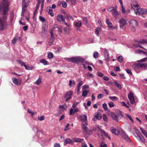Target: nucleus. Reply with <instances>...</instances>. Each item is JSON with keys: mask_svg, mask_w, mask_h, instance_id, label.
Returning a JSON list of instances; mask_svg holds the SVG:
<instances>
[{"mask_svg": "<svg viewBox=\"0 0 147 147\" xmlns=\"http://www.w3.org/2000/svg\"><path fill=\"white\" fill-rule=\"evenodd\" d=\"M3 3L0 5V13L1 11H3V13L5 15L6 14L9 10L8 6L9 3L6 0H2Z\"/></svg>", "mask_w": 147, "mask_h": 147, "instance_id": "nucleus-1", "label": "nucleus"}, {"mask_svg": "<svg viewBox=\"0 0 147 147\" xmlns=\"http://www.w3.org/2000/svg\"><path fill=\"white\" fill-rule=\"evenodd\" d=\"M7 17L3 16L2 18L0 17V30H3L6 28L7 25Z\"/></svg>", "mask_w": 147, "mask_h": 147, "instance_id": "nucleus-2", "label": "nucleus"}, {"mask_svg": "<svg viewBox=\"0 0 147 147\" xmlns=\"http://www.w3.org/2000/svg\"><path fill=\"white\" fill-rule=\"evenodd\" d=\"M79 118L81 121L85 122L82 123V129H88L87 127V123L86 122L87 121V117L86 115H81L79 117Z\"/></svg>", "mask_w": 147, "mask_h": 147, "instance_id": "nucleus-3", "label": "nucleus"}, {"mask_svg": "<svg viewBox=\"0 0 147 147\" xmlns=\"http://www.w3.org/2000/svg\"><path fill=\"white\" fill-rule=\"evenodd\" d=\"M146 43L147 44V40L146 39H142L140 40L136 41L135 42V46L137 47H139L142 49H144L146 51H147V49H145L143 47L141 46L140 44Z\"/></svg>", "mask_w": 147, "mask_h": 147, "instance_id": "nucleus-4", "label": "nucleus"}, {"mask_svg": "<svg viewBox=\"0 0 147 147\" xmlns=\"http://www.w3.org/2000/svg\"><path fill=\"white\" fill-rule=\"evenodd\" d=\"M134 10L135 13L137 15H141L142 16V14L146 13V10L142 8L136 9Z\"/></svg>", "mask_w": 147, "mask_h": 147, "instance_id": "nucleus-5", "label": "nucleus"}, {"mask_svg": "<svg viewBox=\"0 0 147 147\" xmlns=\"http://www.w3.org/2000/svg\"><path fill=\"white\" fill-rule=\"evenodd\" d=\"M119 23L120 27L122 29H125V25L127 24L125 20L123 18L120 20Z\"/></svg>", "mask_w": 147, "mask_h": 147, "instance_id": "nucleus-6", "label": "nucleus"}, {"mask_svg": "<svg viewBox=\"0 0 147 147\" xmlns=\"http://www.w3.org/2000/svg\"><path fill=\"white\" fill-rule=\"evenodd\" d=\"M73 94V92L72 91H69L66 93L64 96V98H66V101H67L71 99Z\"/></svg>", "mask_w": 147, "mask_h": 147, "instance_id": "nucleus-7", "label": "nucleus"}, {"mask_svg": "<svg viewBox=\"0 0 147 147\" xmlns=\"http://www.w3.org/2000/svg\"><path fill=\"white\" fill-rule=\"evenodd\" d=\"M129 99L130 100L131 103L133 104H134L135 102L134 100V96L133 93L131 91H130L129 94L128 95Z\"/></svg>", "mask_w": 147, "mask_h": 147, "instance_id": "nucleus-8", "label": "nucleus"}, {"mask_svg": "<svg viewBox=\"0 0 147 147\" xmlns=\"http://www.w3.org/2000/svg\"><path fill=\"white\" fill-rule=\"evenodd\" d=\"M121 135L122 138L124 139L125 141H128L129 140L128 136L126 134L125 132L123 130H121Z\"/></svg>", "mask_w": 147, "mask_h": 147, "instance_id": "nucleus-9", "label": "nucleus"}, {"mask_svg": "<svg viewBox=\"0 0 147 147\" xmlns=\"http://www.w3.org/2000/svg\"><path fill=\"white\" fill-rule=\"evenodd\" d=\"M122 129H111V131L112 133L115 135H118L119 134H121Z\"/></svg>", "mask_w": 147, "mask_h": 147, "instance_id": "nucleus-10", "label": "nucleus"}, {"mask_svg": "<svg viewBox=\"0 0 147 147\" xmlns=\"http://www.w3.org/2000/svg\"><path fill=\"white\" fill-rule=\"evenodd\" d=\"M135 132L140 140L142 142L144 141V138L140 134V131L138 129H135Z\"/></svg>", "mask_w": 147, "mask_h": 147, "instance_id": "nucleus-11", "label": "nucleus"}, {"mask_svg": "<svg viewBox=\"0 0 147 147\" xmlns=\"http://www.w3.org/2000/svg\"><path fill=\"white\" fill-rule=\"evenodd\" d=\"M102 118V116L98 112L96 113L94 117L92 119V120L95 121L96 119H97L98 120H100Z\"/></svg>", "mask_w": 147, "mask_h": 147, "instance_id": "nucleus-12", "label": "nucleus"}, {"mask_svg": "<svg viewBox=\"0 0 147 147\" xmlns=\"http://www.w3.org/2000/svg\"><path fill=\"white\" fill-rule=\"evenodd\" d=\"M98 129L99 130V131L101 133V134L102 136H104L108 138L109 140H111V139L110 137L107 134V133L105 131L103 130H101V129Z\"/></svg>", "mask_w": 147, "mask_h": 147, "instance_id": "nucleus-13", "label": "nucleus"}, {"mask_svg": "<svg viewBox=\"0 0 147 147\" xmlns=\"http://www.w3.org/2000/svg\"><path fill=\"white\" fill-rule=\"evenodd\" d=\"M98 129L99 130V131L101 133V134L102 136H104L108 138L109 140H111V139L110 137L107 134V133L105 131L103 130H101V129Z\"/></svg>", "mask_w": 147, "mask_h": 147, "instance_id": "nucleus-14", "label": "nucleus"}, {"mask_svg": "<svg viewBox=\"0 0 147 147\" xmlns=\"http://www.w3.org/2000/svg\"><path fill=\"white\" fill-rule=\"evenodd\" d=\"M130 25L133 27H135L138 26V23L135 20L132 19L129 22Z\"/></svg>", "mask_w": 147, "mask_h": 147, "instance_id": "nucleus-15", "label": "nucleus"}, {"mask_svg": "<svg viewBox=\"0 0 147 147\" xmlns=\"http://www.w3.org/2000/svg\"><path fill=\"white\" fill-rule=\"evenodd\" d=\"M57 20L59 22L63 21L65 20V18L63 15L58 14L57 16Z\"/></svg>", "mask_w": 147, "mask_h": 147, "instance_id": "nucleus-16", "label": "nucleus"}, {"mask_svg": "<svg viewBox=\"0 0 147 147\" xmlns=\"http://www.w3.org/2000/svg\"><path fill=\"white\" fill-rule=\"evenodd\" d=\"M73 143V141L70 138H66L65 140L64 144L66 145L67 144H72Z\"/></svg>", "mask_w": 147, "mask_h": 147, "instance_id": "nucleus-17", "label": "nucleus"}, {"mask_svg": "<svg viewBox=\"0 0 147 147\" xmlns=\"http://www.w3.org/2000/svg\"><path fill=\"white\" fill-rule=\"evenodd\" d=\"M133 67H134V69L136 71L138 70L141 69L140 63L134 64L133 65Z\"/></svg>", "mask_w": 147, "mask_h": 147, "instance_id": "nucleus-18", "label": "nucleus"}, {"mask_svg": "<svg viewBox=\"0 0 147 147\" xmlns=\"http://www.w3.org/2000/svg\"><path fill=\"white\" fill-rule=\"evenodd\" d=\"M92 129H84L83 132L85 135H91L93 132Z\"/></svg>", "mask_w": 147, "mask_h": 147, "instance_id": "nucleus-19", "label": "nucleus"}, {"mask_svg": "<svg viewBox=\"0 0 147 147\" xmlns=\"http://www.w3.org/2000/svg\"><path fill=\"white\" fill-rule=\"evenodd\" d=\"M116 7L115 6V9L112 12V15L115 18H117L119 15V13L117 10Z\"/></svg>", "mask_w": 147, "mask_h": 147, "instance_id": "nucleus-20", "label": "nucleus"}, {"mask_svg": "<svg viewBox=\"0 0 147 147\" xmlns=\"http://www.w3.org/2000/svg\"><path fill=\"white\" fill-rule=\"evenodd\" d=\"M40 3H41L40 0H38V3L36 5V7L35 9V10L34 12V15H33L34 16L35 15V14H36V13L37 12V10L39 7L40 5Z\"/></svg>", "mask_w": 147, "mask_h": 147, "instance_id": "nucleus-21", "label": "nucleus"}, {"mask_svg": "<svg viewBox=\"0 0 147 147\" xmlns=\"http://www.w3.org/2000/svg\"><path fill=\"white\" fill-rule=\"evenodd\" d=\"M12 80L13 82L17 85H20L21 84V82L20 81H19L18 80L15 78H12Z\"/></svg>", "mask_w": 147, "mask_h": 147, "instance_id": "nucleus-22", "label": "nucleus"}, {"mask_svg": "<svg viewBox=\"0 0 147 147\" xmlns=\"http://www.w3.org/2000/svg\"><path fill=\"white\" fill-rule=\"evenodd\" d=\"M121 11L122 12L125 14H127L129 13L130 11L129 9H125L123 7L121 8Z\"/></svg>", "mask_w": 147, "mask_h": 147, "instance_id": "nucleus-23", "label": "nucleus"}, {"mask_svg": "<svg viewBox=\"0 0 147 147\" xmlns=\"http://www.w3.org/2000/svg\"><path fill=\"white\" fill-rule=\"evenodd\" d=\"M73 142H81L83 141L84 139L80 138H73Z\"/></svg>", "mask_w": 147, "mask_h": 147, "instance_id": "nucleus-24", "label": "nucleus"}, {"mask_svg": "<svg viewBox=\"0 0 147 147\" xmlns=\"http://www.w3.org/2000/svg\"><path fill=\"white\" fill-rule=\"evenodd\" d=\"M47 11L51 16H53V10L50 7H47Z\"/></svg>", "mask_w": 147, "mask_h": 147, "instance_id": "nucleus-25", "label": "nucleus"}, {"mask_svg": "<svg viewBox=\"0 0 147 147\" xmlns=\"http://www.w3.org/2000/svg\"><path fill=\"white\" fill-rule=\"evenodd\" d=\"M111 114L112 118L115 121H118V117L117 115L113 112L111 113Z\"/></svg>", "mask_w": 147, "mask_h": 147, "instance_id": "nucleus-26", "label": "nucleus"}, {"mask_svg": "<svg viewBox=\"0 0 147 147\" xmlns=\"http://www.w3.org/2000/svg\"><path fill=\"white\" fill-rule=\"evenodd\" d=\"M113 82L114 83V84L118 88L120 89H121L122 88L121 87L120 84L119 83V82H117L115 80H113Z\"/></svg>", "mask_w": 147, "mask_h": 147, "instance_id": "nucleus-27", "label": "nucleus"}, {"mask_svg": "<svg viewBox=\"0 0 147 147\" xmlns=\"http://www.w3.org/2000/svg\"><path fill=\"white\" fill-rule=\"evenodd\" d=\"M78 57H71V62L72 63H78Z\"/></svg>", "mask_w": 147, "mask_h": 147, "instance_id": "nucleus-28", "label": "nucleus"}, {"mask_svg": "<svg viewBox=\"0 0 147 147\" xmlns=\"http://www.w3.org/2000/svg\"><path fill=\"white\" fill-rule=\"evenodd\" d=\"M141 69H145L147 68V64L144 63H140Z\"/></svg>", "mask_w": 147, "mask_h": 147, "instance_id": "nucleus-29", "label": "nucleus"}, {"mask_svg": "<svg viewBox=\"0 0 147 147\" xmlns=\"http://www.w3.org/2000/svg\"><path fill=\"white\" fill-rule=\"evenodd\" d=\"M53 29H57L56 30L58 32L61 33L62 32V27L61 26H58L57 27H55L53 28Z\"/></svg>", "mask_w": 147, "mask_h": 147, "instance_id": "nucleus-30", "label": "nucleus"}, {"mask_svg": "<svg viewBox=\"0 0 147 147\" xmlns=\"http://www.w3.org/2000/svg\"><path fill=\"white\" fill-rule=\"evenodd\" d=\"M41 83V78L40 77H39L37 80L34 83L37 85H38Z\"/></svg>", "mask_w": 147, "mask_h": 147, "instance_id": "nucleus-31", "label": "nucleus"}, {"mask_svg": "<svg viewBox=\"0 0 147 147\" xmlns=\"http://www.w3.org/2000/svg\"><path fill=\"white\" fill-rule=\"evenodd\" d=\"M108 26L109 28H110L111 29H117V27L116 26H112V23H111L110 24L108 25Z\"/></svg>", "mask_w": 147, "mask_h": 147, "instance_id": "nucleus-32", "label": "nucleus"}, {"mask_svg": "<svg viewBox=\"0 0 147 147\" xmlns=\"http://www.w3.org/2000/svg\"><path fill=\"white\" fill-rule=\"evenodd\" d=\"M26 70H31L34 69L33 67L32 66H27L26 65H25L24 66Z\"/></svg>", "mask_w": 147, "mask_h": 147, "instance_id": "nucleus-33", "label": "nucleus"}, {"mask_svg": "<svg viewBox=\"0 0 147 147\" xmlns=\"http://www.w3.org/2000/svg\"><path fill=\"white\" fill-rule=\"evenodd\" d=\"M75 26L77 27H80L81 26V22L80 21H79L77 22H74Z\"/></svg>", "mask_w": 147, "mask_h": 147, "instance_id": "nucleus-34", "label": "nucleus"}, {"mask_svg": "<svg viewBox=\"0 0 147 147\" xmlns=\"http://www.w3.org/2000/svg\"><path fill=\"white\" fill-rule=\"evenodd\" d=\"M101 30V28L100 27H98L96 28L95 30V33L98 36L99 35V32Z\"/></svg>", "mask_w": 147, "mask_h": 147, "instance_id": "nucleus-35", "label": "nucleus"}, {"mask_svg": "<svg viewBox=\"0 0 147 147\" xmlns=\"http://www.w3.org/2000/svg\"><path fill=\"white\" fill-rule=\"evenodd\" d=\"M109 98L113 101H117L118 100V98L115 96H110Z\"/></svg>", "mask_w": 147, "mask_h": 147, "instance_id": "nucleus-36", "label": "nucleus"}, {"mask_svg": "<svg viewBox=\"0 0 147 147\" xmlns=\"http://www.w3.org/2000/svg\"><path fill=\"white\" fill-rule=\"evenodd\" d=\"M131 8L133 7V6L135 8H136L138 7L139 6L138 3L136 1H134L133 2V3L131 4Z\"/></svg>", "mask_w": 147, "mask_h": 147, "instance_id": "nucleus-37", "label": "nucleus"}, {"mask_svg": "<svg viewBox=\"0 0 147 147\" xmlns=\"http://www.w3.org/2000/svg\"><path fill=\"white\" fill-rule=\"evenodd\" d=\"M20 38L21 37L18 36H16L12 40V43L13 44H15L16 42V41L18 39H20Z\"/></svg>", "mask_w": 147, "mask_h": 147, "instance_id": "nucleus-38", "label": "nucleus"}, {"mask_svg": "<svg viewBox=\"0 0 147 147\" xmlns=\"http://www.w3.org/2000/svg\"><path fill=\"white\" fill-rule=\"evenodd\" d=\"M78 62H80L82 63H84L85 62V59L82 58L80 57H78Z\"/></svg>", "mask_w": 147, "mask_h": 147, "instance_id": "nucleus-39", "label": "nucleus"}, {"mask_svg": "<svg viewBox=\"0 0 147 147\" xmlns=\"http://www.w3.org/2000/svg\"><path fill=\"white\" fill-rule=\"evenodd\" d=\"M40 63H43L44 65H46L48 64L47 61L44 59H42L40 61Z\"/></svg>", "mask_w": 147, "mask_h": 147, "instance_id": "nucleus-40", "label": "nucleus"}, {"mask_svg": "<svg viewBox=\"0 0 147 147\" xmlns=\"http://www.w3.org/2000/svg\"><path fill=\"white\" fill-rule=\"evenodd\" d=\"M125 117H127L132 122V123L134 122V120L133 119H132L131 116L129 114H126Z\"/></svg>", "mask_w": 147, "mask_h": 147, "instance_id": "nucleus-41", "label": "nucleus"}, {"mask_svg": "<svg viewBox=\"0 0 147 147\" xmlns=\"http://www.w3.org/2000/svg\"><path fill=\"white\" fill-rule=\"evenodd\" d=\"M26 11V9H25V8L23 7H22V11L21 13V16H22V18L21 19H23V16L24 15V13L25 12V11Z\"/></svg>", "mask_w": 147, "mask_h": 147, "instance_id": "nucleus-42", "label": "nucleus"}, {"mask_svg": "<svg viewBox=\"0 0 147 147\" xmlns=\"http://www.w3.org/2000/svg\"><path fill=\"white\" fill-rule=\"evenodd\" d=\"M65 18L68 20L72 19L73 20H74V19L72 17L69 15L66 14Z\"/></svg>", "mask_w": 147, "mask_h": 147, "instance_id": "nucleus-43", "label": "nucleus"}, {"mask_svg": "<svg viewBox=\"0 0 147 147\" xmlns=\"http://www.w3.org/2000/svg\"><path fill=\"white\" fill-rule=\"evenodd\" d=\"M88 91L87 90H85L84 91H83L82 92V95L83 97H85L88 94Z\"/></svg>", "mask_w": 147, "mask_h": 147, "instance_id": "nucleus-44", "label": "nucleus"}, {"mask_svg": "<svg viewBox=\"0 0 147 147\" xmlns=\"http://www.w3.org/2000/svg\"><path fill=\"white\" fill-rule=\"evenodd\" d=\"M117 117L121 118L123 117L122 113L120 111H119L117 112Z\"/></svg>", "mask_w": 147, "mask_h": 147, "instance_id": "nucleus-45", "label": "nucleus"}, {"mask_svg": "<svg viewBox=\"0 0 147 147\" xmlns=\"http://www.w3.org/2000/svg\"><path fill=\"white\" fill-rule=\"evenodd\" d=\"M14 18V13L13 11H11L10 14V20L12 22Z\"/></svg>", "mask_w": 147, "mask_h": 147, "instance_id": "nucleus-46", "label": "nucleus"}, {"mask_svg": "<svg viewBox=\"0 0 147 147\" xmlns=\"http://www.w3.org/2000/svg\"><path fill=\"white\" fill-rule=\"evenodd\" d=\"M123 59V58L122 56H120L118 58L117 60L119 62H122Z\"/></svg>", "mask_w": 147, "mask_h": 147, "instance_id": "nucleus-47", "label": "nucleus"}, {"mask_svg": "<svg viewBox=\"0 0 147 147\" xmlns=\"http://www.w3.org/2000/svg\"><path fill=\"white\" fill-rule=\"evenodd\" d=\"M48 57L49 59H52L53 57V54L51 52H50L48 55Z\"/></svg>", "mask_w": 147, "mask_h": 147, "instance_id": "nucleus-48", "label": "nucleus"}, {"mask_svg": "<svg viewBox=\"0 0 147 147\" xmlns=\"http://www.w3.org/2000/svg\"><path fill=\"white\" fill-rule=\"evenodd\" d=\"M28 5L25 2L24 0H22V7H27Z\"/></svg>", "mask_w": 147, "mask_h": 147, "instance_id": "nucleus-49", "label": "nucleus"}, {"mask_svg": "<svg viewBox=\"0 0 147 147\" xmlns=\"http://www.w3.org/2000/svg\"><path fill=\"white\" fill-rule=\"evenodd\" d=\"M115 9V8L113 7H110L108 8L107 10L109 11H113Z\"/></svg>", "mask_w": 147, "mask_h": 147, "instance_id": "nucleus-50", "label": "nucleus"}, {"mask_svg": "<svg viewBox=\"0 0 147 147\" xmlns=\"http://www.w3.org/2000/svg\"><path fill=\"white\" fill-rule=\"evenodd\" d=\"M142 51L140 49L135 50V53L137 54H142Z\"/></svg>", "mask_w": 147, "mask_h": 147, "instance_id": "nucleus-51", "label": "nucleus"}, {"mask_svg": "<svg viewBox=\"0 0 147 147\" xmlns=\"http://www.w3.org/2000/svg\"><path fill=\"white\" fill-rule=\"evenodd\" d=\"M61 3L63 7L66 8L67 7V4L65 1H62Z\"/></svg>", "mask_w": 147, "mask_h": 147, "instance_id": "nucleus-52", "label": "nucleus"}, {"mask_svg": "<svg viewBox=\"0 0 147 147\" xmlns=\"http://www.w3.org/2000/svg\"><path fill=\"white\" fill-rule=\"evenodd\" d=\"M142 133L147 138V133L144 129H140Z\"/></svg>", "mask_w": 147, "mask_h": 147, "instance_id": "nucleus-53", "label": "nucleus"}, {"mask_svg": "<svg viewBox=\"0 0 147 147\" xmlns=\"http://www.w3.org/2000/svg\"><path fill=\"white\" fill-rule=\"evenodd\" d=\"M53 38H51L49 40V44L50 46H51L52 45L53 43Z\"/></svg>", "mask_w": 147, "mask_h": 147, "instance_id": "nucleus-54", "label": "nucleus"}, {"mask_svg": "<svg viewBox=\"0 0 147 147\" xmlns=\"http://www.w3.org/2000/svg\"><path fill=\"white\" fill-rule=\"evenodd\" d=\"M72 84H73L75 85V82L74 80H73L72 82L71 80L69 81V86H71Z\"/></svg>", "mask_w": 147, "mask_h": 147, "instance_id": "nucleus-55", "label": "nucleus"}, {"mask_svg": "<svg viewBox=\"0 0 147 147\" xmlns=\"http://www.w3.org/2000/svg\"><path fill=\"white\" fill-rule=\"evenodd\" d=\"M98 56V52H95L93 55V57L95 58H97Z\"/></svg>", "mask_w": 147, "mask_h": 147, "instance_id": "nucleus-56", "label": "nucleus"}, {"mask_svg": "<svg viewBox=\"0 0 147 147\" xmlns=\"http://www.w3.org/2000/svg\"><path fill=\"white\" fill-rule=\"evenodd\" d=\"M100 147H107V144L102 142L100 144Z\"/></svg>", "mask_w": 147, "mask_h": 147, "instance_id": "nucleus-57", "label": "nucleus"}, {"mask_svg": "<svg viewBox=\"0 0 147 147\" xmlns=\"http://www.w3.org/2000/svg\"><path fill=\"white\" fill-rule=\"evenodd\" d=\"M110 107H112L114 106V105L113 102H110L108 103Z\"/></svg>", "mask_w": 147, "mask_h": 147, "instance_id": "nucleus-58", "label": "nucleus"}, {"mask_svg": "<svg viewBox=\"0 0 147 147\" xmlns=\"http://www.w3.org/2000/svg\"><path fill=\"white\" fill-rule=\"evenodd\" d=\"M102 107L106 111L107 109V105L106 103H104L102 105Z\"/></svg>", "mask_w": 147, "mask_h": 147, "instance_id": "nucleus-59", "label": "nucleus"}, {"mask_svg": "<svg viewBox=\"0 0 147 147\" xmlns=\"http://www.w3.org/2000/svg\"><path fill=\"white\" fill-rule=\"evenodd\" d=\"M27 111L28 113L31 114V115L32 116H33L34 115V112L31 110H30L29 109H28Z\"/></svg>", "mask_w": 147, "mask_h": 147, "instance_id": "nucleus-60", "label": "nucleus"}, {"mask_svg": "<svg viewBox=\"0 0 147 147\" xmlns=\"http://www.w3.org/2000/svg\"><path fill=\"white\" fill-rule=\"evenodd\" d=\"M45 119V117L44 116H41L40 117H38V119L40 121H41L44 120Z\"/></svg>", "mask_w": 147, "mask_h": 147, "instance_id": "nucleus-61", "label": "nucleus"}, {"mask_svg": "<svg viewBox=\"0 0 147 147\" xmlns=\"http://www.w3.org/2000/svg\"><path fill=\"white\" fill-rule=\"evenodd\" d=\"M126 71L128 74H129L130 75H132V74L131 72V69H126Z\"/></svg>", "mask_w": 147, "mask_h": 147, "instance_id": "nucleus-62", "label": "nucleus"}, {"mask_svg": "<svg viewBox=\"0 0 147 147\" xmlns=\"http://www.w3.org/2000/svg\"><path fill=\"white\" fill-rule=\"evenodd\" d=\"M103 119L104 121H107V116L105 114L103 115Z\"/></svg>", "mask_w": 147, "mask_h": 147, "instance_id": "nucleus-63", "label": "nucleus"}, {"mask_svg": "<svg viewBox=\"0 0 147 147\" xmlns=\"http://www.w3.org/2000/svg\"><path fill=\"white\" fill-rule=\"evenodd\" d=\"M78 102H75L73 104L72 107L74 108L75 107H76V106H77L78 105Z\"/></svg>", "mask_w": 147, "mask_h": 147, "instance_id": "nucleus-64", "label": "nucleus"}]
</instances>
